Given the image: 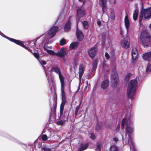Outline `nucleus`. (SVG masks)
Here are the masks:
<instances>
[{
    "instance_id": "nucleus-1",
    "label": "nucleus",
    "mask_w": 151,
    "mask_h": 151,
    "mask_svg": "<svg viewBox=\"0 0 151 151\" xmlns=\"http://www.w3.org/2000/svg\"><path fill=\"white\" fill-rule=\"evenodd\" d=\"M58 29V27L54 26L49 29L46 34L43 35L42 37L44 38V40L42 41L41 45L43 44L46 45L51 43V42L49 40L54 36Z\"/></svg>"
},
{
    "instance_id": "nucleus-2",
    "label": "nucleus",
    "mask_w": 151,
    "mask_h": 151,
    "mask_svg": "<svg viewBox=\"0 0 151 151\" xmlns=\"http://www.w3.org/2000/svg\"><path fill=\"white\" fill-rule=\"evenodd\" d=\"M137 84V81L136 79L131 80L129 83L127 93L129 97L131 98H132L134 95Z\"/></svg>"
},
{
    "instance_id": "nucleus-3",
    "label": "nucleus",
    "mask_w": 151,
    "mask_h": 151,
    "mask_svg": "<svg viewBox=\"0 0 151 151\" xmlns=\"http://www.w3.org/2000/svg\"><path fill=\"white\" fill-rule=\"evenodd\" d=\"M126 126V134H131L133 131L132 122L131 120L127 118H124L122 121V129H124V126Z\"/></svg>"
},
{
    "instance_id": "nucleus-4",
    "label": "nucleus",
    "mask_w": 151,
    "mask_h": 151,
    "mask_svg": "<svg viewBox=\"0 0 151 151\" xmlns=\"http://www.w3.org/2000/svg\"><path fill=\"white\" fill-rule=\"evenodd\" d=\"M144 16V18L148 19L151 18V8H149L145 9L141 12L139 16V22L142 21L143 17Z\"/></svg>"
},
{
    "instance_id": "nucleus-5",
    "label": "nucleus",
    "mask_w": 151,
    "mask_h": 151,
    "mask_svg": "<svg viewBox=\"0 0 151 151\" xmlns=\"http://www.w3.org/2000/svg\"><path fill=\"white\" fill-rule=\"evenodd\" d=\"M118 81V77L117 73L116 72H113L112 73L111 76V82L112 86L115 88L117 85V83Z\"/></svg>"
},
{
    "instance_id": "nucleus-6",
    "label": "nucleus",
    "mask_w": 151,
    "mask_h": 151,
    "mask_svg": "<svg viewBox=\"0 0 151 151\" xmlns=\"http://www.w3.org/2000/svg\"><path fill=\"white\" fill-rule=\"evenodd\" d=\"M6 38H7V39L9 40L10 41L14 42L17 44L22 47L24 48H25V49H26L27 50L30 51V52H31L32 50H30L28 47H27L25 45H24V43L23 42H21L19 40H16L13 39L11 38L8 37H6Z\"/></svg>"
},
{
    "instance_id": "nucleus-7",
    "label": "nucleus",
    "mask_w": 151,
    "mask_h": 151,
    "mask_svg": "<svg viewBox=\"0 0 151 151\" xmlns=\"http://www.w3.org/2000/svg\"><path fill=\"white\" fill-rule=\"evenodd\" d=\"M121 45L123 47L127 48L129 47L130 45V40L128 37H125L121 42Z\"/></svg>"
},
{
    "instance_id": "nucleus-8",
    "label": "nucleus",
    "mask_w": 151,
    "mask_h": 151,
    "mask_svg": "<svg viewBox=\"0 0 151 151\" xmlns=\"http://www.w3.org/2000/svg\"><path fill=\"white\" fill-rule=\"evenodd\" d=\"M97 48L96 47H93L90 49L88 51L89 56L91 58L94 57L97 53Z\"/></svg>"
},
{
    "instance_id": "nucleus-9",
    "label": "nucleus",
    "mask_w": 151,
    "mask_h": 151,
    "mask_svg": "<svg viewBox=\"0 0 151 151\" xmlns=\"http://www.w3.org/2000/svg\"><path fill=\"white\" fill-rule=\"evenodd\" d=\"M147 34L146 32H144L141 34L140 39L143 44L145 45V42L147 39Z\"/></svg>"
},
{
    "instance_id": "nucleus-10",
    "label": "nucleus",
    "mask_w": 151,
    "mask_h": 151,
    "mask_svg": "<svg viewBox=\"0 0 151 151\" xmlns=\"http://www.w3.org/2000/svg\"><path fill=\"white\" fill-rule=\"evenodd\" d=\"M109 85V81L107 79H106L102 81L101 84V87L103 89H107Z\"/></svg>"
},
{
    "instance_id": "nucleus-11",
    "label": "nucleus",
    "mask_w": 151,
    "mask_h": 151,
    "mask_svg": "<svg viewBox=\"0 0 151 151\" xmlns=\"http://www.w3.org/2000/svg\"><path fill=\"white\" fill-rule=\"evenodd\" d=\"M85 14V10L83 8H80L77 10L78 17L80 18Z\"/></svg>"
},
{
    "instance_id": "nucleus-12",
    "label": "nucleus",
    "mask_w": 151,
    "mask_h": 151,
    "mask_svg": "<svg viewBox=\"0 0 151 151\" xmlns=\"http://www.w3.org/2000/svg\"><path fill=\"white\" fill-rule=\"evenodd\" d=\"M85 68L84 66L82 65H80L79 68V75L80 81H81V78L83 74Z\"/></svg>"
},
{
    "instance_id": "nucleus-13",
    "label": "nucleus",
    "mask_w": 151,
    "mask_h": 151,
    "mask_svg": "<svg viewBox=\"0 0 151 151\" xmlns=\"http://www.w3.org/2000/svg\"><path fill=\"white\" fill-rule=\"evenodd\" d=\"M132 57L133 59H136L138 57V52L136 48H134L132 49Z\"/></svg>"
},
{
    "instance_id": "nucleus-14",
    "label": "nucleus",
    "mask_w": 151,
    "mask_h": 151,
    "mask_svg": "<svg viewBox=\"0 0 151 151\" xmlns=\"http://www.w3.org/2000/svg\"><path fill=\"white\" fill-rule=\"evenodd\" d=\"M66 54V52L63 48L60 49L58 52H56V55L60 57H63Z\"/></svg>"
},
{
    "instance_id": "nucleus-15",
    "label": "nucleus",
    "mask_w": 151,
    "mask_h": 151,
    "mask_svg": "<svg viewBox=\"0 0 151 151\" xmlns=\"http://www.w3.org/2000/svg\"><path fill=\"white\" fill-rule=\"evenodd\" d=\"M76 34L78 39L80 41L82 40L83 39V35L82 32L77 28V29Z\"/></svg>"
},
{
    "instance_id": "nucleus-16",
    "label": "nucleus",
    "mask_w": 151,
    "mask_h": 151,
    "mask_svg": "<svg viewBox=\"0 0 151 151\" xmlns=\"http://www.w3.org/2000/svg\"><path fill=\"white\" fill-rule=\"evenodd\" d=\"M48 48L49 49H52V47L51 46L50 47H47L46 46H45L44 47V49L45 50L47 51V52L50 54L52 55H56V53L54 52L52 50H50L48 49Z\"/></svg>"
},
{
    "instance_id": "nucleus-17",
    "label": "nucleus",
    "mask_w": 151,
    "mask_h": 151,
    "mask_svg": "<svg viewBox=\"0 0 151 151\" xmlns=\"http://www.w3.org/2000/svg\"><path fill=\"white\" fill-rule=\"evenodd\" d=\"M52 71L56 73H58L60 80V79L61 78L63 79V81H64V77L63 76L62 74L60 73V70L58 68H54L52 69Z\"/></svg>"
},
{
    "instance_id": "nucleus-18",
    "label": "nucleus",
    "mask_w": 151,
    "mask_h": 151,
    "mask_svg": "<svg viewBox=\"0 0 151 151\" xmlns=\"http://www.w3.org/2000/svg\"><path fill=\"white\" fill-rule=\"evenodd\" d=\"M60 83L61 85V89L62 94V98L65 97V94L64 92V88L65 86L64 81H63V79L61 78Z\"/></svg>"
},
{
    "instance_id": "nucleus-19",
    "label": "nucleus",
    "mask_w": 151,
    "mask_h": 151,
    "mask_svg": "<svg viewBox=\"0 0 151 151\" xmlns=\"http://www.w3.org/2000/svg\"><path fill=\"white\" fill-rule=\"evenodd\" d=\"M78 46V43L77 42H73L70 45V49H76Z\"/></svg>"
},
{
    "instance_id": "nucleus-20",
    "label": "nucleus",
    "mask_w": 151,
    "mask_h": 151,
    "mask_svg": "<svg viewBox=\"0 0 151 151\" xmlns=\"http://www.w3.org/2000/svg\"><path fill=\"white\" fill-rule=\"evenodd\" d=\"M71 22L70 20H68L66 22L64 27V30L65 31H69L70 28Z\"/></svg>"
},
{
    "instance_id": "nucleus-21",
    "label": "nucleus",
    "mask_w": 151,
    "mask_h": 151,
    "mask_svg": "<svg viewBox=\"0 0 151 151\" xmlns=\"http://www.w3.org/2000/svg\"><path fill=\"white\" fill-rule=\"evenodd\" d=\"M143 58L144 60H148L151 59V53L149 52L144 54Z\"/></svg>"
},
{
    "instance_id": "nucleus-22",
    "label": "nucleus",
    "mask_w": 151,
    "mask_h": 151,
    "mask_svg": "<svg viewBox=\"0 0 151 151\" xmlns=\"http://www.w3.org/2000/svg\"><path fill=\"white\" fill-rule=\"evenodd\" d=\"M124 22L125 24L126 27V28L127 30H128L129 25V22L128 19V17L127 16H126L124 19Z\"/></svg>"
},
{
    "instance_id": "nucleus-23",
    "label": "nucleus",
    "mask_w": 151,
    "mask_h": 151,
    "mask_svg": "<svg viewBox=\"0 0 151 151\" xmlns=\"http://www.w3.org/2000/svg\"><path fill=\"white\" fill-rule=\"evenodd\" d=\"M88 147V145L87 144H81L79 148V151H82L86 149Z\"/></svg>"
},
{
    "instance_id": "nucleus-24",
    "label": "nucleus",
    "mask_w": 151,
    "mask_h": 151,
    "mask_svg": "<svg viewBox=\"0 0 151 151\" xmlns=\"http://www.w3.org/2000/svg\"><path fill=\"white\" fill-rule=\"evenodd\" d=\"M66 102V100L65 98H62V102L60 106V112H63L64 106Z\"/></svg>"
},
{
    "instance_id": "nucleus-25",
    "label": "nucleus",
    "mask_w": 151,
    "mask_h": 151,
    "mask_svg": "<svg viewBox=\"0 0 151 151\" xmlns=\"http://www.w3.org/2000/svg\"><path fill=\"white\" fill-rule=\"evenodd\" d=\"M138 10H136L134 13L133 14V17L134 20H136L137 19L138 16Z\"/></svg>"
},
{
    "instance_id": "nucleus-26",
    "label": "nucleus",
    "mask_w": 151,
    "mask_h": 151,
    "mask_svg": "<svg viewBox=\"0 0 151 151\" xmlns=\"http://www.w3.org/2000/svg\"><path fill=\"white\" fill-rule=\"evenodd\" d=\"M129 141L131 149L132 150L133 149V151H136V150L134 148L133 143L132 142V141H131V140L129 139Z\"/></svg>"
},
{
    "instance_id": "nucleus-27",
    "label": "nucleus",
    "mask_w": 151,
    "mask_h": 151,
    "mask_svg": "<svg viewBox=\"0 0 151 151\" xmlns=\"http://www.w3.org/2000/svg\"><path fill=\"white\" fill-rule=\"evenodd\" d=\"M82 24L84 27L85 29H87L88 28V23L87 21H84L83 22Z\"/></svg>"
},
{
    "instance_id": "nucleus-28",
    "label": "nucleus",
    "mask_w": 151,
    "mask_h": 151,
    "mask_svg": "<svg viewBox=\"0 0 151 151\" xmlns=\"http://www.w3.org/2000/svg\"><path fill=\"white\" fill-rule=\"evenodd\" d=\"M60 44L62 45H63L66 44V40L64 38H62L60 40Z\"/></svg>"
},
{
    "instance_id": "nucleus-29",
    "label": "nucleus",
    "mask_w": 151,
    "mask_h": 151,
    "mask_svg": "<svg viewBox=\"0 0 151 151\" xmlns=\"http://www.w3.org/2000/svg\"><path fill=\"white\" fill-rule=\"evenodd\" d=\"M110 151H117V147L115 146H112L111 147Z\"/></svg>"
},
{
    "instance_id": "nucleus-30",
    "label": "nucleus",
    "mask_w": 151,
    "mask_h": 151,
    "mask_svg": "<svg viewBox=\"0 0 151 151\" xmlns=\"http://www.w3.org/2000/svg\"><path fill=\"white\" fill-rule=\"evenodd\" d=\"M47 139V136L46 135L44 134L42 136V140H46Z\"/></svg>"
},
{
    "instance_id": "nucleus-31",
    "label": "nucleus",
    "mask_w": 151,
    "mask_h": 151,
    "mask_svg": "<svg viewBox=\"0 0 151 151\" xmlns=\"http://www.w3.org/2000/svg\"><path fill=\"white\" fill-rule=\"evenodd\" d=\"M100 3L104 6L106 3V0H99Z\"/></svg>"
},
{
    "instance_id": "nucleus-32",
    "label": "nucleus",
    "mask_w": 151,
    "mask_h": 151,
    "mask_svg": "<svg viewBox=\"0 0 151 151\" xmlns=\"http://www.w3.org/2000/svg\"><path fill=\"white\" fill-rule=\"evenodd\" d=\"M146 70L147 71L151 70V65L150 64H148Z\"/></svg>"
},
{
    "instance_id": "nucleus-33",
    "label": "nucleus",
    "mask_w": 151,
    "mask_h": 151,
    "mask_svg": "<svg viewBox=\"0 0 151 151\" xmlns=\"http://www.w3.org/2000/svg\"><path fill=\"white\" fill-rule=\"evenodd\" d=\"M42 149L44 151H50V149L47 148L45 147H43Z\"/></svg>"
},
{
    "instance_id": "nucleus-34",
    "label": "nucleus",
    "mask_w": 151,
    "mask_h": 151,
    "mask_svg": "<svg viewBox=\"0 0 151 151\" xmlns=\"http://www.w3.org/2000/svg\"><path fill=\"white\" fill-rule=\"evenodd\" d=\"M33 55L35 57L37 58L38 59L39 58V55L38 54L34 52Z\"/></svg>"
},
{
    "instance_id": "nucleus-35",
    "label": "nucleus",
    "mask_w": 151,
    "mask_h": 151,
    "mask_svg": "<svg viewBox=\"0 0 151 151\" xmlns=\"http://www.w3.org/2000/svg\"><path fill=\"white\" fill-rule=\"evenodd\" d=\"M131 74L130 73H129L127 74V76H126L125 79L126 80H128L129 79V77L131 76Z\"/></svg>"
},
{
    "instance_id": "nucleus-36",
    "label": "nucleus",
    "mask_w": 151,
    "mask_h": 151,
    "mask_svg": "<svg viewBox=\"0 0 151 151\" xmlns=\"http://www.w3.org/2000/svg\"><path fill=\"white\" fill-rule=\"evenodd\" d=\"M104 69L105 70H106L107 72H108V71H109V70L108 67L106 65H105L104 66Z\"/></svg>"
},
{
    "instance_id": "nucleus-37",
    "label": "nucleus",
    "mask_w": 151,
    "mask_h": 151,
    "mask_svg": "<svg viewBox=\"0 0 151 151\" xmlns=\"http://www.w3.org/2000/svg\"><path fill=\"white\" fill-rule=\"evenodd\" d=\"M64 123V122L62 121H59L57 123V124L59 125H63Z\"/></svg>"
},
{
    "instance_id": "nucleus-38",
    "label": "nucleus",
    "mask_w": 151,
    "mask_h": 151,
    "mask_svg": "<svg viewBox=\"0 0 151 151\" xmlns=\"http://www.w3.org/2000/svg\"><path fill=\"white\" fill-rule=\"evenodd\" d=\"M90 137L92 139H94L95 138V136L94 134L93 133H91V136Z\"/></svg>"
},
{
    "instance_id": "nucleus-39",
    "label": "nucleus",
    "mask_w": 151,
    "mask_h": 151,
    "mask_svg": "<svg viewBox=\"0 0 151 151\" xmlns=\"http://www.w3.org/2000/svg\"><path fill=\"white\" fill-rule=\"evenodd\" d=\"M101 148V145L98 144L97 146V148L96 149V151H98Z\"/></svg>"
},
{
    "instance_id": "nucleus-40",
    "label": "nucleus",
    "mask_w": 151,
    "mask_h": 151,
    "mask_svg": "<svg viewBox=\"0 0 151 151\" xmlns=\"http://www.w3.org/2000/svg\"><path fill=\"white\" fill-rule=\"evenodd\" d=\"M105 56L106 58L107 59H109V54L108 53H105Z\"/></svg>"
},
{
    "instance_id": "nucleus-41",
    "label": "nucleus",
    "mask_w": 151,
    "mask_h": 151,
    "mask_svg": "<svg viewBox=\"0 0 151 151\" xmlns=\"http://www.w3.org/2000/svg\"><path fill=\"white\" fill-rule=\"evenodd\" d=\"M40 63L42 65H45L46 64V62L45 61L43 60H41V61H39Z\"/></svg>"
},
{
    "instance_id": "nucleus-42",
    "label": "nucleus",
    "mask_w": 151,
    "mask_h": 151,
    "mask_svg": "<svg viewBox=\"0 0 151 151\" xmlns=\"http://www.w3.org/2000/svg\"><path fill=\"white\" fill-rule=\"evenodd\" d=\"M79 110V108H76V112H75V114L76 115L78 112Z\"/></svg>"
},
{
    "instance_id": "nucleus-43",
    "label": "nucleus",
    "mask_w": 151,
    "mask_h": 151,
    "mask_svg": "<svg viewBox=\"0 0 151 151\" xmlns=\"http://www.w3.org/2000/svg\"><path fill=\"white\" fill-rule=\"evenodd\" d=\"M96 67V64L95 63L93 66V69H95Z\"/></svg>"
},
{
    "instance_id": "nucleus-44",
    "label": "nucleus",
    "mask_w": 151,
    "mask_h": 151,
    "mask_svg": "<svg viewBox=\"0 0 151 151\" xmlns=\"http://www.w3.org/2000/svg\"><path fill=\"white\" fill-rule=\"evenodd\" d=\"M113 140L115 142H117L118 140V139L116 138H114L113 139Z\"/></svg>"
},
{
    "instance_id": "nucleus-45",
    "label": "nucleus",
    "mask_w": 151,
    "mask_h": 151,
    "mask_svg": "<svg viewBox=\"0 0 151 151\" xmlns=\"http://www.w3.org/2000/svg\"><path fill=\"white\" fill-rule=\"evenodd\" d=\"M50 134V135L49 136V137H50L53 134V132H49Z\"/></svg>"
},
{
    "instance_id": "nucleus-46",
    "label": "nucleus",
    "mask_w": 151,
    "mask_h": 151,
    "mask_svg": "<svg viewBox=\"0 0 151 151\" xmlns=\"http://www.w3.org/2000/svg\"><path fill=\"white\" fill-rule=\"evenodd\" d=\"M97 24L98 25H100L101 24V22H97Z\"/></svg>"
},
{
    "instance_id": "nucleus-47",
    "label": "nucleus",
    "mask_w": 151,
    "mask_h": 151,
    "mask_svg": "<svg viewBox=\"0 0 151 151\" xmlns=\"http://www.w3.org/2000/svg\"><path fill=\"white\" fill-rule=\"evenodd\" d=\"M114 1L113 3L114 4L115 3V1L114 0H111V3L112 2V1Z\"/></svg>"
},
{
    "instance_id": "nucleus-48",
    "label": "nucleus",
    "mask_w": 151,
    "mask_h": 151,
    "mask_svg": "<svg viewBox=\"0 0 151 151\" xmlns=\"http://www.w3.org/2000/svg\"><path fill=\"white\" fill-rule=\"evenodd\" d=\"M150 28L151 29V24L150 25Z\"/></svg>"
},
{
    "instance_id": "nucleus-49",
    "label": "nucleus",
    "mask_w": 151,
    "mask_h": 151,
    "mask_svg": "<svg viewBox=\"0 0 151 151\" xmlns=\"http://www.w3.org/2000/svg\"><path fill=\"white\" fill-rule=\"evenodd\" d=\"M33 44H34V45H35V43H34V42Z\"/></svg>"
},
{
    "instance_id": "nucleus-50",
    "label": "nucleus",
    "mask_w": 151,
    "mask_h": 151,
    "mask_svg": "<svg viewBox=\"0 0 151 151\" xmlns=\"http://www.w3.org/2000/svg\"><path fill=\"white\" fill-rule=\"evenodd\" d=\"M79 1H81L82 0H79Z\"/></svg>"
},
{
    "instance_id": "nucleus-51",
    "label": "nucleus",
    "mask_w": 151,
    "mask_h": 151,
    "mask_svg": "<svg viewBox=\"0 0 151 151\" xmlns=\"http://www.w3.org/2000/svg\"><path fill=\"white\" fill-rule=\"evenodd\" d=\"M129 1H132V0H129Z\"/></svg>"
}]
</instances>
